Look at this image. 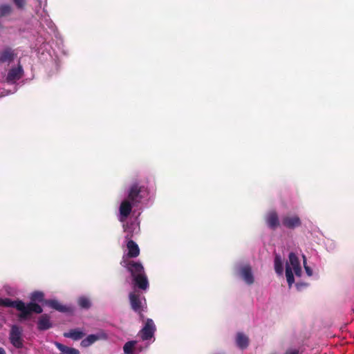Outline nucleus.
I'll list each match as a JSON object with an SVG mask.
<instances>
[{"label":"nucleus","instance_id":"nucleus-1","mask_svg":"<svg viewBox=\"0 0 354 354\" xmlns=\"http://www.w3.org/2000/svg\"><path fill=\"white\" fill-rule=\"evenodd\" d=\"M30 302L26 304L23 301L17 299L15 301L9 298L2 299L0 298V306L5 307H11L16 308L19 311L18 315L19 320L27 319L32 313L41 314L43 312V308L40 305L36 303L43 302L44 304V294L41 291H35L30 295Z\"/></svg>","mask_w":354,"mask_h":354},{"label":"nucleus","instance_id":"nucleus-2","mask_svg":"<svg viewBox=\"0 0 354 354\" xmlns=\"http://www.w3.org/2000/svg\"><path fill=\"white\" fill-rule=\"evenodd\" d=\"M120 265L130 272L132 277L145 272L144 267L140 262L128 259L124 256L120 261Z\"/></svg>","mask_w":354,"mask_h":354},{"label":"nucleus","instance_id":"nucleus-3","mask_svg":"<svg viewBox=\"0 0 354 354\" xmlns=\"http://www.w3.org/2000/svg\"><path fill=\"white\" fill-rule=\"evenodd\" d=\"M127 235L125 236L126 245L127 248V253L126 255H124L127 259H134L138 257L140 255V251L138 245L133 241L132 239V234L131 232L127 231Z\"/></svg>","mask_w":354,"mask_h":354},{"label":"nucleus","instance_id":"nucleus-4","mask_svg":"<svg viewBox=\"0 0 354 354\" xmlns=\"http://www.w3.org/2000/svg\"><path fill=\"white\" fill-rule=\"evenodd\" d=\"M23 330L18 325H12L11 326L9 339L10 343L17 348H21L24 346L22 338Z\"/></svg>","mask_w":354,"mask_h":354},{"label":"nucleus","instance_id":"nucleus-5","mask_svg":"<svg viewBox=\"0 0 354 354\" xmlns=\"http://www.w3.org/2000/svg\"><path fill=\"white\" fill-rule=\"evenodd\" d=\"M153 321L151 319H148L145 326L139 331L138 336L140 337L142 341L151 339L153 336Z\"/></svg>","mask_w":354,"mask_h":354},{"label":"nucleus","instance_id":"nucleus-6","mask_svg":"<svg viewBox=\"0 0 354 354\" xmlns=\"http://www.w3.org/2000/svg\"><path fill=\"white\" fill-rule=\"evenodd\" d=\"M282 225L288 229H295L301 225V221L297 215L285 216L282 218Z\"/></svg>","mask_w":354,"mask_h":354},{"label":"nucleus","instance_id":"nucleus-7","mask_svg":"<svg viewBox=\"0 0 354 354\" xmlns=\"http://www.w3.org/2000/svg\"><path fill=\"white\" fill-rule=\"evenodd\" d=\"M265 219L267 225L272 230H275L280 225L279 216L275 210L270 211Z\"/></svg>","mask_w":354,"mask_h":354},{"label":"nucleus","instance_id":"nucleus-8","mask_svg":"<svg viewBox=\"0 0 354 354\" xmlns=\"http://www.w3.org/2000/svg\"><path fill=\"white\" fill-rule=\"evenodd\" d=\"M37 329L39 331L47 330L53 327V322L50 316L48 314H43L39 317L37 322Z\"/></svg>","mask_w":354,"mask_h":354},{"label":"nucleus","instance_id":"nucleus-9","mask_svg":"<svg viewBox=\"0 0 354 354\" xmlns=\"http://www.w3.org/2000/svg\"><path fill=\"white\" fill-rule=\"evenodd\" d=\"M133 284L134 287L140 290H145L149 287V282L145 273H142L132 277Z\"/></svg>","mask_w":354,"mask_h":354},{"label":"nucleus","instance_id":"nucleus-10","mask_svg":"<svg viewBox=\"0 0 354 354\" xmlns=\"http://www.w3.org/2000/svg\"><path fill=\"white\" fill-rule=\"evenodd\" d=\"M129 297L131 308L135 312L140 313L142 310L140 293L136 291L131 292Z\"/></svg>","mask_w":354,"mask_h":354},{"label":"nucleus","instance_id":"nucleus-11","mask_svg":"<svg viewBox=\"0 0 354 354\" xmlns=\"http://www.w3.org/2000/svg\"><path fill=\"white\" fill-rule=\"evenodd\" d=\"M143 347L138 344L136 340L128 341L123 346L124 354H135V352H141Z\"/></svg>","mask_w":354,"mask_h":354},{"label":"nucleus","instance_id":"nucleus-12","mask_svg":"<svg viewBox=\"0 0 354 354\" xmlns=\"http://www.w3.org/2000/svg\"><path fill=\"white\" fill-rule=\"evenodd\" d=\"M44 304L53 309H55L59 312L67 313L71 312V309L70 307L61 304L57 300L55 299H48L44 301Z\"/></svg>","mask_w":354,"mask_h":354},{"label":"nucleus","instance_id":"nucleus-13","mask_svg":"<svg viewBox=\"0 0 354 354\" xmlns=\"http://www.w3.org/2000/svg\"><path fill=\"white\" fill-rule=\"evenodd\" d=\"M22 75L23 68L21 65H19L17 68H12L8 71L6 80L9 82H15L19 80Z\"/></svg>","mask_w":354,"mask_h":354},{"label":"nucleus","instance_id":"nucleus-14","mask_svg":"<svg viewBox=\"0 0 354 354\" xmlns=\"http://www.w3.org/2000/svg\"><path fill=\"white\" fill-rule=\"evenodd\" d=\"M16 54L14 53V50L10 48L7 47L4 48L2 51H0V62H11L15 59Z\"/></svg>","mask_w":354,"mask_h":354},{"label":"nucleus","instance_id":"nucleus-15","mask_svg":"<svg viewBox=\"0 0 354 354\" xmlns=\"http://www.w3.org/2000/svg\"><path fill=\"white\" fill-rule=\"evenodd\" d=\"M241 274L246 283L251 285L254 283V277L250 266H245L241 269Z\"/></svg>","mask_w":354,"mask_h":354},{"label":"nucleus","instance_id":"nucleus-16","mask_svg":"<svg viewBox=\"0 0 354 354\" xmlns=\"http://www.w3.org/2000/svg\"><path fill=\"white\" fill-rule=\"evenodd\" d=\"M132 210V205L129 201H124L120 206V214L122 218H127Z\"/></svg>","mask_w":354,"mask_h":354},{"label":"nucleus","instance_id":"nucleus-17","mask_svg":"<svg viewBox=\"0 0 354 354\" xmlns=\"http://www.w3.org/2000/svg\"><path fill=\"white\" fill-rule=\"evenodd\" d=\"M236 344L241 349H245L249 345V338L243 333L239 332L236 334Z\"/></svg>","mask_w":354,"mask_h":354},{"label":"nucleus","instance_id":"nucleus-18","mask_svg":"<svg viewBox=\"0 0 354 354\" xmlns=\"http://www.w3.org/2000/svg\"><path fill=\"white\" fill-rule=\"evenodd\" d=\"M84 335V333L78 328L71 329L68 332L64 333L65 337L71 338L73 340L81 339Z\"/></svg>","mask_w":354,"mask_h":354},{"label":"nucleus","instance_id":"nucleus-19","mask_svg":"<svg viewBox=\"0 0 354 354\" xmlns=\"http://www.w3.org/2000/svg\"><path fill=\"white\" fill-rule=\"evenodd\" d=\"M100 338V335L91 334L86 337L81 342V346L83 347H88Z\"/></svg>","mask_w":354,"mask_h":354},{"label":"nucleus","instance_id":"nucleus-20","mask_svg":"<svg viewBox=\"0 0 354 354\" xmlns=\"http://www.w3.org/2000/svg\"><path fill=\"white\" fill-rule=\"evenodd\" d=\"M57 347L62 352L61 354H80L77 349L68 347L59 343L57 344Z\"/></svg>","mask_w":354,"mask_h":354},{"label":"nucleus","instance_id":"nucleus-21","mask_svg":"<svg viewBox=\"0 0 354 354\" xmlns=\"http://www.w3.org/2000/svg\"><path fill=\"white\" fill-rule=\"evenodd\" d=\"M274 270L278 274H283V262L279 254H276L274 257Z\"/></svg>","mask_w":354,"mask_h":354},{"label":"nucleus","instance_id":"nucleus-22","mask_svg":"<svg viewBox=\"0 0 354 354\" xmlns=\"http://www.w3.org/2000/svg\"><path fill=\"white\" fill-rule=\"evenodd\" d=\"M77 304L81 308L88 309L91 306V301L86 297H80L77 299Z\"/></svg>","mask_w":354,"mask_h":354},{"label":"nucleus","instance_id":"nucleus-23","mask_svg":"<svg viewBox=\"0 0 354 354\" xmlns=\"http://www.w3.org/2000/svg\"><path fill=\"white\" fill-rule=\"evenodd\" d=\"M286 277L289 286H291L295 282V279L292 268L288 265H286Z\"/></svg>","mask_w":354,"mask_h":354},{"label":"nucleus","instance_id":"nucleus-24","mask_svg":"<svg viewBox=\"0 0 354 354\" xmlns=\"http://www.w3.org/2000/svg\"><path fill=\"white\" fill-rule=\"evenodd\" d=\"M12 7L9 4L0 5V18L8 16L12 12Z\"/></svg>","mask_w":354,"mask_h":354},{"label":"nucleus","instance_id":"nucleus-25","mask_svg":"<svg viewBox=\"0 0 354 354\" xmlns=\"http://www.w3.org/2000/svg\"><path fill=\"white\" fill-rule=\"evenodd\" d=\"M139 193L140 189L138 188V186L137 185H133L130 189L128 197L130 200L134 201L136 198L138 196Z\"/></svg>","mask_w":354,"mask_h":354},{"label":"nucleus","instance_id":"nucleus-26","mask_svg":"<svg viewBox=\"0 0 354 354\" xmlns=\"http://www.w3.org/2000/svg\"><path fill=\"white\" fill-rule=\"evenodd\" d=\"M289 263L292 268H295L300 266L299 260L297 256L294 252H290L288 256Z\"/></svg>","mask_w":354,"mask_h":354},{"label":"nucleus","instance_id":"nucleus-27","mask_svg":"<svg viewBox=\"0 0 354 354\" xmlns=\"http://www.w3.org/2000/svg\"><path fill=\"white\" fill-rule=\"evenodd\" d=\"M15 6L19 9H22L26 5V0H12Z\"/></svg>","mask_w":354,"mask_h":354},{"label":"nucleus","instance_id":"nucleus-28","mask_svg":"<svg viewBox=\"0 0 354 354\" xmlns=\"http://www.w3.org/2000/svg\"><path fill=\"white\" fill-rule=\"evenodd\" d=\"M303 258H304V268H305L306 272L308 274V276L310 277L313 275V270L309 266H308L306 265V259L305 256H303Z\"/></svg>","mask_w":354,"mask_h":354},{"label":"nucleus","instance_id":"nucleus-29","mask_svg":"<svg viewBox=\"0 0 354 354\" xmlns=\"http://www.w3.org/2000/svg\"><path fill=\"white\" fill-rule=\"evenodd\" d=\"M284 354H299V350L295 348L288 349Z\"/></svg>","mask_w":354,"mask_h":354},{"label":"nucleus","instance_id":"nucleus-30","mask_svg":"<svg viewBox=\"0 0 354 354\" xmlns=\"http://www.w3.org/2000/svg\"><path fill=\"white\" fill-rule=\"evenodd\" d=\"M294 270V272H295V274L297 275V276H300L301 274V266H297V267H295V268H292Z\"/></svg>","mask_w":354,"mask_h":354},{"label":"nucleus","instance_id":"nucleus-31","mask_svg":"<svg viewBox=\"0 0 354 354\" xmlns=\"http://www.w3.org/2000/svg\"><path fill=\"white\" fill-rule=\"evenodd\" d=\"M0 354H6L5 350L1 347H0Z\"/></svg>","mask_w":354,"mask_h":354},{"label":"nucleus","instance_id":"nucleus-32","mask_svg":"<svg viewBox=\"0 0 354 354\" xmlns=\"http://www.w3.org/2000/svg\"><path fill=\"white\" fill-rule=\"evenodd\" d=\"M271 354H277V353H271Z\"/></svg>","mask_w":354,"mask_h":354}]
</instances>
